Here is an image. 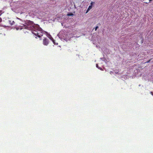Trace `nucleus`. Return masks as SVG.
Segmentation results:
<instances>
[{
    "instance_id": "f257e3e1",
    "label": "nucleus",
    "mask_w": 153,
    "mask_h": 153,
    "mask_svg": "<svg viewBox=\"0 0 153 153\" xmlns=\"http://www.w3.org/2000/svg\"><path fill=\"white\" fill-rule=\"evenodd\" d=\"M38 28V27H36L34 25L32 27H31L30 25H28L27 26H24L23 27L21 28L20 29H23L24 32H26L24 30L25 29H27L28 30H31L33 34L37 36ZM26 32H27V31H26Z\"/></svg>"
},
{
    "instance_id": "f03ea898",
    "label": "nucleus",
    "mask_w": 153,
    "mask_h": 153,
    "mask_svg": "<svg viewBox=\"0 0 153 153\" xmlns=\"http://www.w3.org/2000/svg\"><path fill=\"white\" fill-rule=\"evenodd\" d=\"M38 34H37V36L39 38H40L41 36H42L43 33L42 31V30L41 28H38Z\"/></svg>"
},
{
    "instance_id": "7ed1b4c3",
    "label": "nucleus",
    "mask_w": 153,
    "mask_h": 153,
    "mask_svg": "<svg viewBox=\"0 0 153 153\" xmlns=\"http://www.w3.org/2000/svg\"><path fill=\"white\" fill-rule=\"evenodd\" d=\"M43 44L45 45H47L49 43V41L48 39L45 38L43 39Z\"/></svg>"
},
{
    "instance_id": "20e7f679",
    "label": "nucleus",
    "mask_w": 153,
    "mask_h": 153,
    "mask_svg": "<svg viewBox=\"0 0 153 153\" xmlns=\"http://www.w3.org/2000/svg\"><path fill=\"white\" fill-rule=\"evenodd\" d=\"M92 8V6L91 5H90L87 10L86 13H87Z\"/></svg>"
},
{
    "instance_id": "39448f33",
    "label": "nucleus",
    "mask_w": 153,
    "mask_h": 153,
    "mask_svg": "<svg viewBox=\"0 0 153 153\" xmlns=\"http://www.w3.org/2000/svg\"><path fill=\"white\" fill-rule=\"evenodd\" d=\"M74 15L72 13H68L67 15L68 16H72Z\"/></svg>"
},
{
    "instance_id": "423d86ee",
    "label": "nucleus",
    "mask_w": 153,
    "mask_h": 153,
    "mask_svg": "<svg viewBox=\"0 0 153 153\" xmlns=\"http://www.w3.org/2000/svg\"><path fill=\"white\" fill-rule=\"evenodd\" d=\"M152 0H149V1H148V2H145L144 1V2L146 4H148L151 1H152Z\"/></svg>"
},
{
    "instance_id": "0eeeda50",
    "label": "nucleus",
    "mask_w": 153,
    "mask_h": 153,
    "mask_svg": "<svg viewBox=\"0 0 153 153\" xmlns=\"http://www.w3.org/2000/svg\"><path fill=\"white\" fill-rule=\"evenodd\" d=\"M96 66L97 68H98L99 69H100V70H102V68H99L98 67V65L97 64L96 65Z\"/></svg>"
},
{
    "instance_id": "6e6552de",
    "label": "nucleus",
    "mask_w": 153,
    "mask_h": 153,
    "mask_svg": "<svg viewBox=\"0 0 153 153\" xmlns=\"http://www.w3.org/2000/svg\"><path fill=\"white\" fill-rule=\"evenodd\" d=\"M50 37H49V39L51 40L52 41L53 39V37L51 36V35H50Z\"/></svg>"
},
{
    "instance_id": "1a4fd4ad",
    "label": "nucleus",
    "mask_w": 153,
    "mask_h": 153,
    "mask_svg": "<svg viewBox=\"0 0 153 153\" xmlns=\"http://www.w3.org/2000/svg\"><path fill=\"white\" fill-rule=\"evenodd\" d=\"M151 59H150L149 60H148V61H147V62H145V63H149V62H150V61H151Z\"/></svg>"
},
{
    "instance_id": "9d476101",
    "label": "nucleus",
    "mask_w": 153,
    "mask_h": 153,
    "mask_svg": "<svg viewBox=\"0 0 153 153\" xmlns=\"http://www.w3.org/2000/svg\"><path fill=\"white\" fill-rule=\"evenodd\" d=\"M54 44H55V40L54 39L52 41Z\"/></svg>"
},
{
    "instance_id": "9b49d317",
    "label": "nucleus",
    "mask_w": 153,
    "mask_h": 153,
    "mask_svg": "<svg viewBox=\"0 0 153 153\" xmlns=\"http://www.w3.org/2000/svg\"><path fill=\"white\" fill-rule=\"evenodd\" d=\"M98 28V26H96L95 28V30L96 31Z\"/></svg>"
},
{
    "instance_id": "f8f14e48",
    "label": "nucleus",
    "mask_w": 153,
    "mask_h": 153,
    "mask_svg": "<svg viewBox=\"0 0 153 153\" xmlns=\"http://www.w3.org/2000/svg\"><path fill=\"white\" fill-rule=\"evenodd\" d=\"M94 3L93 2H92L91 3H90V5H91L92 6V5H93V4Z\"/></svg>"
},
{
    "instance_id": "ddd939ff",
    "label": "nucleus",
    "mask_w": 153,
    "mask_h": 153,
    "mask_svg": "<svg viewBox=\"0 0 153 153\" xmlns=\"http://www.w3.org/2000/svg\"><path fill=\"white\" fill-rule=\"evenodd\" d=\"M1 18H0V22H1Z\"/></svg>"
},
{
    "instance_id": "4468645a",
    "label": "nucleus",
    "mask_w": 153,
    "mask_h": 153,
    "mask_svg": "<svg viewBox=\"0 0 153 153\" xmlns=\"http://www.w3.org/2000/svg\"><path fill=\"white\" fill-rule=\"evenodd\" d=\"M98 25H100V24H98Z\"/></svg>"
},
{
    "instance_id": "2eb2a0df",
    "label": "nucleus",
    "mask_w": 153,
    "mask_h": 153,
    "mask_svg": "<svg viewBox=\"0 0 153 153\" xmlns=\"http://www.w3.org/2000/svg\"><path fill=\"white\" fill-rule=\"evenodd\" d=\"M145 0H143V1H144Z\"/></svg>"
}]
</instances>
